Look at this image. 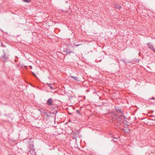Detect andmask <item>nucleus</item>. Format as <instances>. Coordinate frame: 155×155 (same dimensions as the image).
Segmentation results:
<instances>
[{"label":"nucleus","mask_w":155,"mask_h":155,"mask_svg":"<svg viewBox=\"0 0 155 155\" xmlns=\"http://www.w3.org/2000/svg\"><path fill=\"white\" fill-rule=\"evenodd\" d=\"M116 8H117L118 9H120L121 8V6H119L118 7H116Z\"/></svg>","instance_id":"obj_5"},{"label":"nucleus","mask_w":155,"mask_h":155,"mask_svg":"<svg viewBox=\"0 0 155 155\" xmlns=\"http://www.w3.org/2000/svg\"><path fill=\"white\" fill-rule=\"evenodd\" d=\"M151 99L152 100H154L155 99V98L154 97H153Z\"/></svg>","instance_id":"obj_6"},{"label":"nucleus","mask_w":155,"mask_h":155,"mask_svg":"<svg viewBox=\"0 0 155 155\" xmlns=\"http://www.w3.org/2000/svg\"><path fill=\"white\" fill-rule=\"evenodd\" d=\"M52 99L51 98H49L47 101V104L49 105L52 104Z\"/></svg>","instance_id":"obj_1"},{"label":"nucleus","mask_w":155,"mask_h":155,"mask_svg":"<svg viewBox=\"0 0 155 155\" xmlns=\"http://www.w3.org/2000/svg\"><path fill=\"white\" fill-rule=\"evenodd\" d=\"M29 67H30L31 69H32V67L31 66H30Z\"/></svg>","instance_id":"obj_7"},{"label":"nucleus","mask_w":155,"mask_h":155,"mask_svg":"<svg viewBox=\"0 0 155 155\" xmlns=\"http://www.w3.org/2000/svg\"><path fill=\"white\" fill-rule=\"evenodd\" d=\"M25 68L26 69H27V67H26V66H25Z\"/></svg>","instance_id":"obj_8"},{"label":"nucleus","mask_w":155,"mask_h":155,"mask_svg":"<svg viewBox=\"0 0 155 155\" xmlns=\"http://www.w3.org/2000/svg\"><path fill=\"white\" fill-rule=\"evenodd\" d=\"M76 45V46H78L79 45Z\"/></svg>","instance_id":"obj_10"},{"label":"nucleus","mask_w":155,"mask_h":155,"mask_svg":"<svg viewBox=\"0 0 155 155\" xmlns=\"http://www.w3.org/2000/svg\"><path fill=\"white\" fill-rule=\"evenodd\" d=\"M23 1L24 2H30V1L28 0H23Z\"/></svg>","instance_id":"obj_4"},{"label":"nucleus","mask_w":155,"mask_h":155,"mask_svg":"<svg viewBox=\"0 0 155 155\" xmlns=\"http://www.w3.org/2000/svg\"><path fill=\"white\" fill-rule=\"evenodd\" d=\"M147 44L149 46V48L152 49L153 51L155 52V49L153 48V47L152 44H151L150 43H147Z\"/></svg>","instance_id":"obj_2"},{"label":"nucleus","mask_w":155,"mask_h":155,"mask_svg":"<svg viewBox=\"0 0 155 155\" xmlns=\"http://www.w3.org/2000/svg\"><path fill=\"white\" fill-rule=\"evenodd\" d=\"M33 74L34 75H35V76H36V75L34 73H33Z\"/></svg>","instance_id":"obj_11"},{"label":"nucleus","mask_w":155,"mask_h":155,"mask_svg":"<svg viewBox=\"0 0 155 155\" xmlns=\"http://www.w3.org/2000/svg\"><path fill=\"white\" fill-rule=\"evenodd\" d=\"M71 77L73 78L74 80H75L76 81H78V79L77 77H74L73 76H71Z\"/></svg>","instance_id":"obj_3"},{"label":"nucleus","mask_w":155,"mask_h":155,"mask_svg":"<svg viewBox=\"0 0 155 155\" xmlns=\"http://www.w3.org/2000/svg\"><path fill=\"white\" fill-rule=\"evenodd\" d=\"M49 87H50L51 89H53V88H52V87H51V86H49Z\"/></svg>","instance_id":"obj_9"}]
</instances>
